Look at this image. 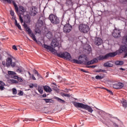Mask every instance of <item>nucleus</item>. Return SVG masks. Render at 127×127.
Listing matches in <instances>:
<instances>
[{"mask_svg":"<svg viewBox=\"0 0 127 127\" xmlns=\"http://www.w3.org/2000/svg\"><path fill=\"white\" fill-rule=\"evenodd\" d=\"M113 126L115 127H119V126H118L116 123H114Z\"/></svg>","mask_w":127,"mask_h":127,"instance_id":"nucleus-55","label":"nucleus"},{"mask_svg":"<svg viewBox=\"0 0 127 127\" xmlns=\"http://www.w3.org/2000/svg\"><path fill=\"white\" fill-rule=\"evenodd\" d=\"M29 87H30V88H33V87H34V84H31L29 85Z\"/></svg>","mask_w":127,"mask_h":127,"instance_id":"nucleus-53","label":"nucleus"},{"mask_svg":"<svg viewBox=\"0 0 127 127\" xmlns=\"http://www.w3.org/2000/svg\"><path fill=\"white\" fill-rule=\"evenodd\" d=\"M46 94H43V97H44V98H46Z\"/></svg>","mask_w":127,"mask_h":127,"instance_id":"nucleus-58","label":"nucleus"},{"mask_svg":"<svg viewBox=\"0 0 127 127\" xmlns=\"http://www.w3.org/2000/svg\"><path fill=\"white\" fill-rule=\"evenodd\" d=\"M11 82H12V83H13V84H18V81H17V80H14V79H12V80H11Z\"/></svg>","mask_w":127,"mask_h":127,"instance_id":"nucleus-36","label":"nucleus"},{"mask_svg":"<svg viewBox=\"0 0 127 127\" xmlns=\"http://www.w3.org/2000/svg\"><path fill=\"white\" fill-rule=\"evenodd\" d=\"M46 37L48 39H51V38L53 37V35L52 34V32H51V31H49L48 33H47Z\"/></svg>","mask_w":127,"mask_h":127,"instance_id":"nucleus-20","label":"nucleus"},{"mask_svg":"<svg viewBox=\"0 0 127 127\" xmlns=\"http://www.w3.org/2000/svg\"><path fill=\"white\" fill-rule=\"evenodd\" d=\"M117 55V53H109L106 54L105 56L100 55L97 57V60L100 61L105 60V59H108L109 57H115Z\"/></svg>","mask_w":127,"mask_h":127,"instance_id":"nucleus-6","label":"nucleus"},{"mask_svg":"<svg viewBox=\"0 0 127 127\" xmlns=\"http://www.w3.org/2000/svg\"><path fill=\"white\" fill-rule=\"evenodd\" d=\"M17 80L19 82H23V80L22 78H21V77H18Z\"/></svg>","mask_w":127,"mask_h":127,"instance_id":"nucleus-44","label":"nucleus"},{"mask_svg":"<svg viewBox=\"0 0 127 127\" xmlns=\"http://www.w3.org/2000/svg\"><path fill=\"white\" fill-rule=\"evenodd\" d=\"M32 78L33 79V80H36V78H35V77L34 76V75L33 74H32Z\"/></svg>","mask_w":127,"mask_h":127,"instance_id":"nucleus-52","label":"nucleus"},{"mask_svg":"<svg viewBox=\"0 0 127 127\" xmlns=\"http://www.w3.org/2000/svg\"><path fill=\"white\" fill-rule=\"evenodd\" d=\"M80 71H81L82 72H84V73H89V71L85 70L84 69H81Z\"/></svg>","mask_w":127,"mask_h":127,"instance_id":"nucleus-40","label":"nucleus"},{"mask_svg":"<svg viewBox=\"0 0 127 127\" xmlns=\"http://www.w3.org/2000/svg\"><path fill=\"white\" fill-rule=\"evenodd\" d=\"M49 19L53 24H59L60 23V19L57 16L51 14L49 16Z\"/></svg>","mask_w":127,"mask_h":127,"instance_id":"nucleus-5","label":"nucleus"},{"mask_svg":"<svg viewBox=\"0 0 127 127\" xmlns=\"http://www.w3.org/2000/svg\"><path fill=\"white\" fill-rule=\"evenodd\" d=\"M63 30L64 33H69L72 30V26L69 24H66L64 26Z\"/></svg>","mask_w":127,"mask_h":127,"instance_id":"nucleus-9","label":"nucleus"},{"mask_svg":"<svg viewBox=\"0 0 127 127\" xmlns=\"http://www.w3.org/2000/svg\"><path fill=\"white\" fill-rule=\"evenodd\" d=\"M78 60L73 59L71 61L72 63L76 64H83L84 62H86L88 60V57L85 55H81L78 57Z\"/></svg>","mask_w":127,"mask_h":127,"instance_id":"nucleus-2","label":"nucleus"},{"mask_svg":"<svg viewBox=\"0 0 127 127\" xmlns=\"http://www.w3.org/2000/svg\"><path fill=\"white\" fill-rule=\"evenodd\" d=\"M14 19L15 20L14 24H15V26H16L17 25V24H18V23H17V20H16V19L15 18H14Z\"/></svg>","mask_w":127,"mask_h":127,"instance_id":"nucleus-38","label":"nucleus"},{"mask_svg":"<svg viewBox=\"0 0 127 127\" xmlns=\"http://www.w3.org/2000/svg\"><path fill=\"white\" fill-rule=\"evenodd\" d=\"M12 58H13V57L10 56L6 59V67H8V68L10 67V66H11L12 68H14V67H15V65H16L15 62H12Z\"/></svg>","mask_w":127,"mask_h":127,"instance_id":"nucleus-8","label":"nucleus"},{"mask_svg":"<svg viewBox=\"0 0 127 127\" xmlns=\"http://www.w3.org/2000/svg\"><path fill=\"white\" fill-rule=\"evenodd\" d=\"M38 77H40L42 79H43V77H42V76L40 75V74H39V75L38 76Z\"/></svg>","mask_w":127,"mask_h":127,"instance_id":"nucleus-61","label":"nucleus"},{"mask_svg":"<svg viewBox=\"0 0 127 127\" xmlns=\"http://www.w3.org/2000/svg\"><path fill=\"white\" fill-rule=\"evenodd\" d=\"M19 19L21 23H22V22H23V19H22V17H21V15L19 16Z\"/></svg>","mask_w":127,"mask_h":127,"instance_id":"nucleus-39","label":"nucleus"},{"mask_svg":"<svg viewBox=\"0 0 127 127\" xmlns=\"http://www.w3.org/2000/svg\"><path fill=\"white\" fill-rule=\"evenodd\" d=\"M113 87L114 89H122V88H124V84L122 82H118L114 84Z\"/></svg>","mask_w":127,"mask_h":127,"instance_id":"nucleus-11","label":"nucleus"},{"mask_svg":"<svg viewBox=\"0 0 127 127\" xmlns=\"http://www.w3.org/2000/svg\"><path fill=\"white\" fill-rule=\"evenodd\" d=\"M19 95L20 96H23V92L22 91H20L19 93Z\"/></svg>","mask_w":127,"mask_h":127,"instance_id":"nucleus-51","label":"nucleus"},{"mask_svg":"<svg viewBox=\"0 0 127 127\" xmlns=\"http://www.w3.org/2000/svg\"><path fill=\"white\" fill-rule=\"evenodd\" d=\"M18 12L17 13H18L19 12V11H21V12H25L26 11V9L25 8H24V7H23V6H19V8H18Z\"/></svg>","mask_w":127,"mask_h":127,"instance_id":"nucleus-19","label":"nucleus"},{"mask_svg":"<svg viewBox=\"0 0 127 127\" xmlns=\"http://www.w3.org/2000/svg\"><path fill=\"white\" fill-rule=\"evenodd\" d=\"M40 22H41V25H43V21L42 20L40 21Z\"/></svg>","mask_w":127,"mask_h":127,"instance_id":"nucleus-59","label":"nucleus"},{"mask_svg":"<svg viewBox=\"0 0 127 127\" xmlns=\"http://www.w3.org/2000/svg\"><path fill=\"white\" fill-rule=\"evenodd\" d=\"M63 96H64V97H67L68 98H69V97L71 96V95L70 94H67V93L63 94Z\"/></svg>","mask_w":127,"mask_h":127,"instance_id":"nucleus-35","label":"nucleus"},{"mask_svg":"<svg viewBox=\"0 0 127 127\" xmlns=\"http://www.w3.org/2000/svg\"><path fill=\"white\" fill-rule=\"evenodd\" d=\"M35 33H39V32H38V31H37L36 30H35Z\"/></svg>","mask_w":127,"mask_h":127,"instance_id":"nucleus-63","label":"nucleus"},{"mask_svg":"<svg viewBox=\"0 0 127 127\" xmlns=\"http://www.w3.org/2000/svg\"><path fill=\"white\" fill-rule=\"evenodd\" d=\"M13 3L14 8H15V10L16 12V13H18V7H17V5H16V3H15V2L14 0H12V2L11 3Z\"/></svg>","mask_w":127,"mask_h":127,"instance_id":"nucleus-21","label":"nucleus"},{"mask_svg":"<svg viewBox=\"0 0 127 127\" xmlns=\"http://www.w3.org/2000/svg\"><path fill=\"white\" fill-rule=\"evenodd\" d=\"M30 16L29 15H27L25 18V22L26 23H30Z\"/></svg>","mask_w":127,"mask_h":127,"instance_id":"nucleus-24","label":"nucleus"},{"mask_svg":"<svg viewBox=\"0 0 127 127\" xmlns=\"http://www.w3.org/2000/svg\"><path fill=\"white\" fill-rule=\"evenodd\" d=\"M73 104L75 108H80L81 109H84V110H86L88 111V112H89V113H91V114L93 113V108H92L91 106L88 105L76 102H74Z\"/></svg>","mask_w":127,"mask_h":127,"instance_id":"nucleus-1","label":"nucleus"},{"mask_svg":"<svg viewBox=\"0 0 127 127\" xmlns=\"http://www.w3.org/2000/svg\"><path fill=\"white\" fill-rule=\"evenodd\" d=\"M12 93H13V95H16L17 91L16 90V89L15 88H13L12 89Z\"/></svg>","mask_w":127,"mask_h":127,"instance_id":"nucleus-34","label":"nucleus"},{"mask_svg":"<svg viewBox=\"0 0 127 127\" xmlns=\"http://www.w3.org/2000/svg\"><path fill=\"white\" fill-rule=\"evenodd\" d=\"M0 85H1V86H4L5 84L2 81H0Z\"/></svg>","mask_w":127,"mask_h":127,"instance_id":"nucleus-46","label":"nucleus"},{"mask_svg":"<svg viewBox=\"0 0 127 127\" xmlns=\"http://www.w3.org/2000/svg\"><path fill=\"white\" fill-rule=\"evenodd\" d=\"M4 87H3V86H2V85L0 86V90L1 91H2L4 89Z\"/></svg>","mask_w":127,"mask_h":127,"instance_id":"nucleus-49","label":"nucleus"},{"mask_svg":"<svg viewBox=\"0 0 127 127\" xmlns=\"http://www.w3.org/2000/svg\"><path fill=\"white\" fill-rule=\"evenodd\" d=\"M100 73H107V70L105 69H101Z\"/></svg>","mask_w":127,"mask_h":127,"instance_id":"nucleus-43","label":"nucleus"},{"mask_svg":"<svg viewBox=\"0 0 127 127\" xmlns=\"http://www.w3.org/2000/svg\"><path fill=\"white\" fill-rule=\"evenodd\" d=\"M34 87H35V88L37 87V84L34 85Z\"/></svg>","mask_w":127,"mask_h":127,"instance_id":"nucleus-62","label":"nucleus"},{"mask_svg":"<svg viewBox=\"0 0 127 127\" xmlns=\"http://www.w3.org/2000/svg\"><path fill=\"white\" fill-rule=\"evenodd\" d=\"M104 67L109 68V67H113V65L110 62H107V63H104Z\"/></svg>","mask_w":127,"mask_h":127,"instance_id":"nucleus-22","label":"nucleus"},{"mask_svg":"<svg viewBox=\"0 0 127 127\" xmlns=\"http://www.w3.org/2000/svg\"><path fill=\"white\" fill-rule=\"evenodd\" d=\"M24 28L26 29V31L27 32L28 35H29L30 37H31L32 39L35 41V42H37V40L36 39V36H35V34L32 32L31 29L29 27H28L27 24L25 23H24L23 25Z\"/></svg>","mask_w":127,"mask_h":127,"instance_id":"nucleus-3","label":"nucleus"},{"mask_svg":"<svg viewBox=\"0 0 127 127\" xmlns=\"http://www.w3.org/2000/svg\"><path fill=\"white\" fill-rule=\"evenodd\" d=\"M23 122H28V119H26L24 120H23Z\"/></svg>","mask_w":127,"mask_h":127,"instance_id":"nucleus-60","label":"nucleus"},{"mask_svg":"<svg viewBox=\"0 0 127 127\" xmlns=\"http://www.w3.org/2000/svg\"><path fill=\"white\" fill-rule=\"evenodd\" d=\"M120 70H121L122 71H125V68H123V67H121L120 68Z\"/></svg>","mask_w":127,"mask_h":127,"instance_id":"nucleus-57","label":"nucleus"},{"mask_svg":"<svg viewBox=\"0 0 127 127\" xmlns=\"http://www.w3.org/2000/svg\"><path fill=\"white\" fill-rule=\"evenodd\" d=\"M107 91H108V93H110V95H113V91L111 90H109L108 89H106Z\"/></svg>","mask_w":127,"mask_h":127,"instance_id":"nucleus-48","label":"nucleus"},{"mask_svg":"<svg viewBox=\"0 0 127 127\" xmlns=\"http://www.w3.org/2000/svg\"><path fill=\"white\" fill-rule=\"evenodd\" d=\"M95 79H96V80H101V79H104V76L96 75L95 76Z\"/></svg>","mask_w":127,"mask_h":127,"instance_id":"nucleus-33","label":"nucleus"},{"mask_svg":"<svg viewBox=\"0 0 127 127\" xmlns=\"http://www.w3.org/2000/svg\"><path fill=\"white\" fill-rule=\"evenodd\" d=\"M115 64L119 65H124V62L122 61H117L115 62Z\"/></svg>","mask_w":127,"mask_h":127,"instance_id":"nucleus-28","label":"nucleus"},{"mask_svg":"<svg viewBox=\"0 0 127 127\" xmlns=\"http://www.w3.org/2000/svg\"><path fill=\"white\" fill-rule=\"evenodd\" d=\"M127 46L124 45L120 47V53H123V52H127Z\"/></svg>","mask_w":127,"mask_h":127,"instance_id":"nucleus-16","label":"nucleus"},{"mask_svg":"<svg viewBox=\"0 0 127 127\" xmlns=\"http://www.w3.org/2000/svg\"><path fill=\"white\" fill-rule=\"evenodd\" d=\"M12 78H13V79H18V77L16 75H14L13 76H12Z\"/></svg>","mask_w":127,"mask_h":127,"instance_id":"nucleus-47","label":"nucleus"},{"mask_svg":"<svg viewBox=\"0 0 127 127\" xmlns=\"http://www.w3.org/2000/svg\"><path fill=\"white\" fill-rule=\"evenodd\" d=\"M126 52L127 53H125L124 58H126V57H127V51H126Z\"/></svg>","mask_w":127,"mask_h":127,"instance_id":"nucleus-56","label":"nucleus"},{"mask_svg":"<svg viewBox=\"0 0 127 127\" xmlns=\"http://www.w3.org/2000/svg\"><path fill=\"white\" fill-rule=\"evenodd\" d=\"M51 45L52 47H57V46H58V42H57V40H56V39H53L51 43Z\"/></svg>","mask_w":127,"mask_h":127,"instance_id":"nucleus-17","label":"nucleus"},{"mask_svg":"<svg viewBox=\"0 0 127 127\" xmlns=\"http://www.w3.org/2000/svg\"><path fill=\"white\" fill-rule=\"evenodd\" d=\"M56 100H57V101L59 102V103H61V104H64V103H65L66 102L65 101V100L62 99L61 98H60L59 97H56Z\"/></svg>","mask_w":127,"mask_h":127,"instance_id":"nucleus-26","label":"nucleus"},{"mask_svg":"<svg viewBox=\"0 0 127 127\" xmlns=\"http://www.w3.org/2000/svg\"><path fill=\"white\" fill-rule=\"evenodd\" d=\"M96 73H101V69L95 70Z\"/></svg>","mask_w":127,"mask_h":127,"instance_id":"nucleus-50","label":"nucleus"},{"mask_svg":"<svg viewBox=\"0 0 127 127\" xmlns=\"http://www.w3.org/2000/svg\"><path fill=\"white\" fill-rule=\"evenodd\" d=\"M43 100L47 103H52V104H53V103H54V101L53 100H52V99H44Z\"/></svg>","mask_w":127,"mask_h":127,"instance_id":"nucleus-25","label":"nucleus"},{"mask_svg":"<svg viewBox=\"0 0 127 127\" xmlns=\"http://www.w3.org/2000/svg\"><path fill=\"white\" fill-rule=\"evenodd\" d=\"M24 71V70L23 69V68H22V67H18L17 69V72H18V73H23Z\"/></svg>","mask_w":127,"mask_h":127,"instance_id":"nucleus-31","label":"nucleus"},{"mask_svg":"<svg viewBox=\"0 0 127 127\" xmlns=\"http://www.w3.org/2000/svg\"><path fill=\"white\" fill-rule=\"evenodd\" d=\"M65 4L66 5H67V6H69V5H71L72 4V1L70 0H66Z\"/></svg>","mask_w":127,"mask_h":127,"instance_id":"nucleus-32","label":"nucleus"},{"mask_svg":"<svg viewBox=\"0 0 127 127\" xmlns=\"http://www.w3.org/2000/svg\"><path fill=\"white\" fill-rule=\"evenodd\" d=\"M121 30H118L117 28L114 29V32L112 34L113 37L115 38H118V37H121Z\"/></svg>","mask_w":127,"mask_h":127,"instance_id":"nucleus-10","label":"nucleus"},{"mask_svg":"<svg viewBox=\"0 0 127 127\" xmlns=\"http://www.w3.org/2000/svg\"><path fill=\"white\" fill-rule=\"evenodd\" d=\"M78 29L80 32L82 33H88V31L90 30L89 26L86 24H81L79 25Z\"/></svg>","mask_w":127,"mask_h":127,"instance_id":"nucleus-7","label":"nucleus"},{"mask_svg":"<svg viewBox=\"0 0 127 127\" xmlns=\"http://www.w3.org/2000/svg\"><path fill=\"white\" fill-rule=\"evenodd\" d=\"M37 90L40 94H43V88L42 86H39Z\"/></svg>","mask_w":127,"mask_h":127,"instance_id":"nucleus-27","label":"nucleus"},{"mask_svg":"<svg viewBox=\"0 0 127 127\" xmlns=\"http://www.w3.org/2000/svg\"><path fill=\"white\" fill-rule=\"evenodd\" d=\"M35 74H37V76H39V74L38 73V71H37V70H35Z\"/></svg>","mask_w":127,"mask_h":127,"instance_id":"nucleus-54","label":"nucleus"},{"mask_svg":"<svg viewBox=\"0 0 127 127\" xmlns=\"http://www.w3.org/2000/svg\"><path fill=\"white\" fill-rule=\"evenodd\" d=\"M12 49H13L14 50H15V51H16V50H17V48H16V46H15V45L13 46Z\"/></svg>","mask_w":127,"mask_h":127,"instance_id":"nucleus-41","label":"nucleus"},{"mask_svg":"<svg viewBox=\"0 0 127 127\" xmlns=\"http://www.w3.org/2000/svg\"><path fill=\"white\" fill-rule=\"evenodd\" d=\"M44 90L45 92H49V93L52 92L51 88L47 85L44 86Z\"/></svg>","mask_w":127,"mask_h":127,"instance_id":"nucleus-18","label":"nucleus"},{"mask_svg":"<svg viewBox=\"0 0 127 127\" xmlns=\"http://www.w3.org/2000/svg\"><path fill=\"white\" fill-rule=\"evenodd\" d=\"M57 55L58 57H60V58H63L64 59H66V60H68L69 61L72 60V57H71V55L67 52H64V53H57Z\"/></svg>","mask_w":127,"mask_h":127,"instance_id":"nucleus-4","label":"nucleus"},{"mask_svg":"<svg viewBox=\"0 0 127 127\" xmlns=\"http://www.w3.org/2000/svg\"><path fill=\"white\" fill-rule=\"evenodd\" d=\"M94 43L95 45H97V46H99L103 43V40L100 38H95V41H94Z\"/></svg>","mask_w":127,"mask_h":127,"instance_id":"nucleus-12","label":"nucleus"},{"mask_svg":"<svg viewBox=\"0 0 127 127\" xmlns=\"http://www.w3.org/2000/svg\"><path fill=\"white\" fill-rule=\"evenodd\" d=\"M8 74L9 76H11V78L13 77L14 75H15V72L12 71H8Z\"/></svg>","mask_w":127,"mask_h":127,"instance_id":"nucleus-30","label":"nucleus"},{"mask_svg":"<svg viewBox=\"0 0 127 127\" xmlns=\"http://www.w3.org/2000/svg\"><path fill=\"white\" fill-rule=\"evenodd\" d=\"M97 62H98V59L95 58L93 60L87 62L86 65L89 66V65H92V64H94V63H97Z\"/></svg>","mask_w":127,"mask_h":127,"instance_id":"nucleus-15","label":"nucleus"},{"mask_svg":"<svg viewBox=\"0 0 127 127\" xmlns=\"http://www.w3.org/2000/svg\"><path fill=\"white\" fill-rule=\"evenodd\" d=\"M96 67H97V65H91L87 66V68H92L93 69H94V68H96Z\"/></svg>","mask_w":127,"mask_h":127,"instance_id":"nucleus-37","label":"nucleus"},{"mask_svg":"<svg viewBox=\"0 0 127 127\" xmlns=\"http://www.w3.org/2000/svg\"><path fill=\"white\" fill-rule=\"evenodd\" d=\"M10 14L12 16H13L14 15V12L13 10L10 11Z\"/></svg>","mask_w":127,"mask_h":127,"instance_id":"nucleus-45","label":"nucleus"},{"mask_svg":"<svg viewBox=\"0 0 127 127\" xmlns=\"http://www.w3.org/2000/svg\"><path fill=\"white\" fill-rule=\"evenodd\" d=\"M30 14L32 16H35L36 15L37 12L35 10V9L33 8V7L31 8L30 9Z\"/></svg>","mask_w":127,"mask_h":127,"instance_id":"nucleus-14","label":"nucleus"},{"mask_svg":"<svg viewBox=\"0 0 127 127\" xmlns=\"http://www.w3.org/2000/svg\"><path fill=\"white\" fill-rule=\"evenodd\" d=\"M16 26L18 27V29L21 30V27L20 26V25H19V23H18V24H17Z\"/></svg>","mask_w":127,"mask_h":127,"instance_id":"nucleus-42","label":"nucleus"},{"mask_svg":"<svg viewBox=\"0 0 127 127\" xmlns=\"http://www.w3.org/2000/svg\"><path fill=\"white\" fill-rule=\"evenodd\" d=\"M121 103L123 105V107L124 108H127V101L125 99H122V101H121Z\"/></svg>","mask_w":127,"mask_h":127,"instance_id":"nucleus-23","label":"nucleus"},{"mask_svg":"<svg viewBox=\"0 0 127 127\" xmlns=\"http://www.w3.org/2000/svg\"><path fill=\"white\" fill-rule=\"evenodd\" d=\"M43 47L44 48H45L47 50H49V51H51V52H55V49L52 48V47L48 46L46 44H44L43 46Z\"/></svg>","mask_w":127,"mask_h":127,"instance_id":"nucleus-13","label":"nucleus"},{"mask_svg":"<svg viewBox=\"0 0 127 127\" xmlns=\"http://www.w3.org/2000/svg\"><path fill=\"white\" fill-rule=\"evenodd\" d=\"M3 3H9V4H11L12 2V0H2Z\"/></svg>","mask_w":127,"mask_h":127,"instance_id":"nucleus-29","label":"nucleus"},{"mask_svg":"<svg viewBox=\"0 0 127 127\" xmlns=\"http://www.w3.org/2000/svg\"><path fill=\"white\" fill-rule=\"evenodd\" d=\"M30 121H31L32 122H33L34 121V119H32L31 120H30Z\"/></svg>","mask_w":127,"mask_h":127,"instance_id":"nucleus-64","label":"nucleus"}]
</instances>
